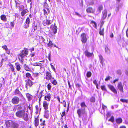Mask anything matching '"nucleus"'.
Listing matches in <instances>:
<instances>
[{
  "label": "nucleus",
  "instance_id": "nucleus-1",
  "mask_svg": "<svg viewBox=\"0 0 128 128\" xmlns=\"http://www.w3.org/2000/svg\"><path fill=\"white\" fill-rule=\"evenodd\" d=\"M16 116L20 118H22L25 121L28 120V115L24 110H19L16 113Z\"/></svg>",
  "mask_w": 128,
  "mask_h": 128
},
{
  "label": "nucleus",
  "instance_id": "nucleus-2",
  "mask_svg": "<svg viewBox=\"0 0 128 128\" xmlns=\"http://www.w3.org/2000/svg\"><path fill=\"white\" fill-rule=\"evenodd\" d=\"M28 53V50L24 48L22 50L20 54H19V59L21 63L24 64V58L25 57H27Z\"/></svg>",
  "mask_w": 128,
  "mask_h": 128
},
{
  "label": "nucleus",
  "instance_id": "nucleus-3",
  "mask_svg": "<svg viewBox=\"0 0 128 128\" xmlns=\"http://www.w3.org/2000/svg\"><path fill=\"white\" fill-rule=\"evenodd\" d=\"M7 127L8 128H18L19 126L17 123L11 120H7L6 122Z\"/></svg>",
  "mask_w": 128,
  "mask_h": 128
},
{
  "label": "nucleus",
  "instance_id": "nucleus-4",
  "mask_svg": "<svg viewBox=\"0 0 128 128\" xmlns=\"http://www.w3.org/2000/svg\"><path fill=\"white\" fill-rule=\"evenodd\" d=\"M12 102L14 104H17L19 103L20 100L18 97L14 96L12 99Z\"/></svg>",
  "mask_w": 128,
  "mask_h": 128
},
{
  "label": "nucleus",
  "instance_id": "nucleus-5",
  "mask_svg": "<svg viewBox=\"0 0 128 128\" xmlns=\"http://www.w3.org/2000/svg\"><path fill=\"white\" fill-rule=\"evenodd\" d=\"M86 111L84 109H79L77 111V113L78 115V116L80 118L82 115L85 114Z\"/></svg>",
  "mask_w": 128,
  "mask_h": 128
},
{
  "label": "nucleus",
  "instance_id": "nucleus-6",
  "mask_svg": "<svg viewBox=\"0 0 128 128\" xmlns=\"http://www.w3.org/2000/svg\"><path fill=\"white\" fill-rule=\"evenodd\" d=\"M81 41L84 43H85L87 41V38L86 34L85 33L82 34L81 36Z\"/></svg>",
  "mask_w": 128,
  "mask_h": 128
},
{
  "label": "nucleus",
  "instance_id": "nucleus-7",
  "mask_svg": "<svg viewBox=\"0 0 128 128\" xmlns=\"http://www.w3.org/2000/svg\"><path fill=\"white\" fill-rule=\"evenodd\" d=\"M108 86L109 89L114 93L117 94V92L116 90L113 86L111 85H108Z\"/></svg>",
  "mask_w": 128,
  "mask_h": 128
},
{
  "label": "nucleus",
  "instance_id": "nucleus-8",
  "mask_svg": "<svg viewBox=\"0 0 128 128\" xmlns=\"http://www.w3.org/2000/svg\"><path fill=\"white\" fill-rule=\"evenodd\" d=\"M33 82L30 79H28V81H26V87L28 89V86L30 87H32L33 84Z\"/></svg>",
  "mask_w": 128,
  "mask_h": 128
},
{
  "label": "nucleus",
  "instance_id": "nucleus-9",
  "mask_svg": "<svg viewBox=\"0 0 128 128\" xmlns=\"http://www.w3.org/2000/svg\"><path fill=\"white\" fill-rule=\"evenodd\" d=\"M14 93L15 95L18 96L20 98H24L23 96L18 89H17L15 90Z\"/></svg>",
  "mask_w": 128,
  "mask_h": 128
},
{
  "label": "nucleus",
  "instance_id": "nucleus-10",
  "mask_svg": "<svg viewBox=\"0 0 128 128\" xmlns=\"http://www.w3.org/2000/svg\"><path fill=\"white\" fill-rule=\"evenodd\" d=\"M118 89L120 90V92L122 93H124L123 87L122 84L121 82H119L118 83Z\"/></svg>",
  "mask_w": 128,
  "mask_h": 128
},
{
  "label": "nucleus",
  "instance_id": "nucleus-11",
  "mask_svg": "<svg viewBox=\"0 0 128 128\" xmlns=\"http://www.w3.org/2000/svg\"><path fill=\"white\" fill-rule=\"evenodd\" d=\"M86 12L88 13H94L95 10L92 7H89L86 10Z\"/></svg>",
  "mask_w": 128,
  "mask_h": 128
},
{
  "label": "nucleus",
  "instance_id": "nucleus-12",
  "mask_svg": "<svg viewBox=\"0 0 128 128\" xmlns=\"http://www.w3.org/2000/svg\"><path fill=\"white\" fill-rule=\"evenodd\" d=\"M51 24V20L46 19L43 22V24L44 26L49 25Z\"/></svg>",
  "mask_w": 128,
  "mask_h": 128
},
{
  "label": "nucleus",
  "instance_id": "nucleus-13",
  "mask_svg": "<svg viewBox=\"0 0 128 128\" xmlns=\"http://www.w3.org/2000/svg\"><path fill=\"white\" fill-rule=\"evenodd\" d=\"M85 55L88 58H90L93 55V53H90L89 52L88 50H86L84 52Z\"/></svg>",
  "mask_w": 128,
  "mask_h": 128
},
{
  "label": "nucleus",
  "instance_id": "nucleus-14",
  "mask_svg": "<svg viewBox=\"0 0 128 128\" xmlns=\"http://www.w3.org/2000/svg\"><path fill=\"white\" fill-rule=\"evenodd\" d=\"M46 79L47 80H50L52 77L51 73L49 72H47L46 73Z\"/></svg>",
  "mask_w": 128,
  "mask_h": 128
},
{
  "label": "nucleus",
  "instance_id": "nucleus-15",
  "mask_svg": "<svg viewBox=\"0 0 128 128\" xmlns=\"http://www.w3.org/2000/svg\"><path fill=\"white\" fill-rule=\"evenodd\" d=\"M0 18L4 22H6L7 21V18L5 15H2L1 16Z\"/></svg>",
  "mask_w": 128,
  "mask_h": 128
},
{
  "label": "nucleus",
  "instance_id": "nucleus-16",
  "mask_svg": "<svg viewBox=\"0 0 128 128\" xmlns=\"http://www.w3.org/2000/svg\"><path fill=\"white\" fill-rule=\"evenodd\" d=\"M102 14H103V18L104 19H105L106 16L107 14V11L105 10L104 11H103L102 12Z\"/></svg>",
  "mask_w": 128,
  "mask_h": 128
},
{
  "label": "nucleus",
  "instance_id": "nucleus-17",
  "mask_svg": "<svg viewBox=\"0 0 128 128\" xmlns=\"http://www.w3.org/2000/svg\"><path fill=\"white\" fill-rule=\"evenodd\" d=\"M39 121L38 119L37 118H35L34 121V124L36 127L37 126L39 125Z\"/></svg>",
  "mask_w": 128,
  "mask_h": 128
},
{
  "label": "nucleus",
  "instance_id": "nucleus-18",
  "mask_svg": "<svg viewBox=\"0 0 128 128\" xmlns=\"http://www.w3.org/2000/svg\"><path fill=\"white\" fill-rule=\"evenodd\" d=\"M99 57L100 59V63L102 64V66H103V63L104 61V59L101 55H100L99 56Z\"/></svg>",
  "mask_w": 128,
  "mask_h": 128
},
{
  "label": "nucleus",
  "instance_id": "nucleus-19",
  "mask_svg": "<svg viewBox=\"0 0 128 128\" xmlns=\"http://www.w3.org/2000/svg\"><path fill=\"white\" fill-rule=\"evenodd\" d=\"M102 25H101L100 26V34L101 35L103 36L104 34V28H102Z\"/></svg>",
  "mask_w": 128,
  "mask_h": 128
},
{
  "label": "nucleus",
  "instance_id": "nucleus-20",
  "mask_svg": "<svg viewBox=\"0 0 128 128\" xmlns=\"http://www.w3.org/2000/svg\"><path fill=\"white\" fill-rule=\"evenodd\" d=\"M26 95L28 101H30L32 99V96L30 94H27Z\"/></svg>",
  "mask_w": 128,
  "mask_h": 128
},
{
  "label": "nucleus",
  "instance_id": "nucleus-21",
  "mask_svg": "<svg viewBox=\"0 0 128 128\" xmlns=\"http://www.w3.org/2000/svg\"><path fill=\"white\" fill-rule=\"evenodd\" d=\"M48 104L46 102H44L43 106L45 110H47L48 108Z\"/></svg>",
  "mask_w": 128,
  "mask_h": 128
},
{
  "label": "nucleus",
  "instance_id": "nucleus-22",
  "mask_svg": "<svg viewBox=\"0 0 128 128\" xmlns=\"http://www.w3.org/2000/svg\"><path fill=\"white\" fill-rule=\"evenodd\" d=\"M103 6L102 5H100L98 7L97 11L98 13H99L101 12V11L103 10Z\"/></svg>",
  "mask_w": 128,
  "mask_h": 128
},
{
  "label": "nucleus",
  "instance_id": "nucleus-23",
  "mask_svg": "<svg viewBox=\"0 0 128 128\" xmlns=\"http://www.w3.org/2000/svg\"><path fill=\"white\" fill-rule=\"evenodd\" d=\"M54 26L52 28V31L54 34H55L57 32V27L55 26V24H54Z\"/></svg>",
  "mask_w": 128,
  "mask_h": 128
},
{
  "label": "nucleus",
  "instance_id": "nucleus-24",
  "mask_svg": "<svg viewBox=\"0 0 128 128\" xmlns=\"http://www.w3.org/2000/svg\"><path fill=\"white\" fill-rule=\"evenodd\" d=\"M44 98L46 100L50 101L51 98L50 94H48L47 96H46Z\"/></svg>",
  "mask_w": 128,
  "mask_h": 128
},
{
  "label": "nucleus",
  "instance_id": "nucleus-25",
  "mask_svg": "<svg viewBox=\"0 0 128 128\" xmlns=\"http://www.w3.org/2000/svg\"><path fill=\"white\" fill-rule=\"evenodd\" d=\"M49 112L47 110L46 111L44 115V116L45 118L48 119V118L49 117Z\"/></svg>",
  "mask_w": 128,
  "mask_h": 128
},
{
  "label": "nucleus",
  "instance_id": "nucleus-26",
  "mask_svg": "<svg viewBox=\"0 0 128 128\" xmlns=\"http://www.w3.org/2000/svg\"><path fill=\"white\" fill-rule=\"evenodd\" d=\"M122 121V120L121 118H118L116 120V122L118 124H120L121 123Z\"/></svg>",
  "mask_w": 128,
  "mask_h": 128
},
{
  "label": "nucleus",
  "instance_id": "nucleus-27",
  "mask_svg": "<svg viewBox=\"0 0 128 128\" xmlns=\"http://www.w3.org/2000/svg\"><path fill=\"white\" fill-rule=\"evenodd\" d=\"M81 106L82 109H84L85 110V108L87 107V106L86 105L84 102H83L81 104Z\"/></svg>",
  "mask_w": 128,
  "mask_h": 128
},
{
  "label": "nucleus",
  "instance_id": "nucleus-28",
  "mask_svg": "<svg viewBox=\"0 0 128 128\" xmlns=\"http://www.w3.org/2000/svg\"><path fill=\"white\" fill-rule=\"evenodd\" d=\"M24 68L25 70L27 71H30L31 70L29 68L28 66L26 64H24Z\"/></svg>",
  "mask_w": 128,
  "mask_h": 128
},
{
  "label": "nucleus",
  "instance_id": "nucleus-29",
  "mask_svg": "<svg viewBox=\"0 0 128 128\" xmlns=\"http://www.w3.org/2000/svg\"><path fill=\"white\" fill-rule=\"evenodd\" d=\"M52 79L54 80L52 81V80H51V82L54 85H56L57 84V82L55 80L54 78H52Z\"/></svg>",
  "mask_w": 128,
  "mask_h": 128
},
{
  "label": "nucleus",
  "instance_id": "nucleus-30",
  "mask_svg": "<svg viewBox=\"0 0 128 128\" xmlns=\"http://www.w3.org/2000/svg\"><path fill=\"white\" fill-rule=\"evenodd\" d=\"M92 75V73L90 72H88L86 74V76L87 78H90V77Z\"/></svg>",
  "mask_w": 128,
  "mask_h": 128
},
{
  "label": "nucleus",
  "instance_id": "nucleus-31",
  "mask_svg": "<svg viewBox=\"0 0 128 128\" xmlns=\"http://www.w3.org/2000/svg\"><path fill=\"white\" fill-rule=\"evenodd\" d=\"M101 88L103 91H107V90L106 88V86L105 85L101 86Z\"/></svg>",
  "mask_w": 128,
  "mask_h": 128
},
{
  "label": "nucleus",
  "instance_id": "nucleus-32",
  "mask_svg": "<svg viewBox=\"0 0 128 128\" xmlns=\"http://www.w3.org/2000/svg\"><path fill=\"white\" fill-rule=\"evenodd\" d=\"M105 50L106 52L108 54H110V51L109 49L108 48H105Z\"/></svg>",
  "mask_w": 128,
  "mask_h": 128
},
{
  "label": "nucleus",
  "instance_id": "nucleus-33",
  "mask_svg": "<svg viewBox=\"0 0 128 128\" xmlns=\"http://www.w3.org/2000/svg\"><path fill=\"white\" fill-rule=\"evenodd\" d=\"M33 27L34 31L36 30L37 29L38 26L37 24H36L35 23H34L33 24Z\"/></svg>",
  "mask_w": 128,
  "mask_h": 128
},
{
  "label": "nucleus",
  "instance_id": "nucleus-34",
  "mask_svg": "<svg viewBox=\"0 0 128 128\" xmlns=\"http://www.w3.org/2000/svg\"><path fill=\"white\" fill-rule=\"evenodd\" d=\"M48 45L49 47L52 48L53 45L52 42L50 40L49 43L48 44Z\"/></svg>",
  "mask_w": 128,
  "mask_h": 128
},
{
  "label": "nucleus",
  "instance_id": "nucleus-35",
  "mask_svg": "<svg viewBox=\"0 0 128 128\" xmlns=\"http://www.w3.org/2000/svg\"><path fill=\"white\" fill-rule=\"evenodd\" d=\"M91 23L93 24V26L95 28H96L97 27V24L94 21H92Z\"/></svg>",
  "mask_w": 128,
  "mask_h": 128
},
{
  "label": "nucleus",
  "instance_id": "nucleus-36",
  "mask_svg": "<svg viewBox=\"0 0 128 128\" xmlns=\"http://www.w3.org/2000/svg\"><path fill=\"white\" fill-rule=\"evenodd\" d=\"M30 22V18H28L26 20V21L25 23H26L27 24H29Z\"/></svg>",
  "mask_w": 128,
  "mask_h": 128
},
{
  "label": "nucleus",
  "instance_id": "nucleus-37",
  "mask_svg": "<svg viewBox=\"0 0 128 128\" xmlns=\"http://www.w3.org/2000/svg\"><path fill=\"white\" fill-rule=\"evenodd\" d=\"M120 101L123 102L128 103V100L121 99L120 100Z\"/></svg>",
  "mask_w": 128,
  "mask_h": 128
},
{
  "label": "nucleus",
  "instance_id": "nucleus-38",
  "mask_svg": "<svg viewBox=\"0 0 128 128\" xmlns=\"http://www.w3.org/2000/svg\"><path fill=\"white\" fill-rule=\"evenodd\" d=\"M114 117L112 116L108 120L109 121L111 122H113L114 121Z\"/></svg>",
  "mask_w": 128,
  "mask_h": 128
},
{
  "label": "nucleus",
  "instance_id": "nucleus-39",
  "mask_svg": "<svg viewBox=\"0 0 128 128\" xmlns=\"http://www.w3.org/2000/svg\"><path fill=\"white\" fill-rule=\"evenodd\" d=\"M26 13V11L25 10H23L21 13V15L23 16Z\"/></svg>",
  "mask_w": 128,
  "mask_h": 128
},
{
  "label": "nucleus",
  "instance_id": "nucleus-40",
  "mask_svg": "<svg viewBox=\"0 0 128 128\" xmlns=\"http://www.w3.org/2000/svg\"><path fill=\"white\" fill-rule=\"evenodd\" d=\"M31 76V75L30 73H28L26 74V77L28 78H30V77Z\"/></svg>",
  "mask_w": 128,
  "mask_h": 128
},
{
  "label": "nucleus",
  "instance_id": "nucleus-41",
  "mask_svg": "<svg viewBox=\"0 0 128 128\" xmlns=\"http://www.w3.org/2000/svg\"><path fill=\"white\" fill-rule=\"evenodd\" d=\"M90 101L92 102H95V99L94 98L92 97L90 99Z\"/></svg>",
  "mask_w": 128,
  "mask_h": 128
},
{
  "label": "nucleus",
  "instance_id": "nucleus-42",
  "mask_svg": "<svg viewBox=\"0 0 128 128\" xmlns=\"http://www.w3.org/2000/svg\"><path fill=\"white\" fill-rule=\"evenodd\" d=\"M51 85L50 84H48L47 86V88L48 90H51Z\"/></svg>",
  "mask_w": 128,
  "mask_h": 128
},
{
  "label": "nucleus",
  "instance_id": "nucleus-43",
  "mask_svg": "<svg viewBox=\"0 0 128 128\" xmlns=\"http://www.w3.org/2000/svg\"><path fill=\"white\" fill-rule=\"evenodd\" d=\"M29 26L28 24H27L26 23H25L24 27L25 28L27 29L29 27Z\"/></svg>",
  "mask_w": 128,
  "mask_h": 128
},
{
  "label": "nucleus",
  "instance_id": "nucleus-44",
  "mask_svg": "<svg viewBox=\"0 0 128 128\" xmlns=\"http://www.w3.org/2000/svg\"><path fill=\"white\" fill-rule=\"evenodd\" d=\"M75 15L79 17H82V16H81V15L80 14H79L78 13H77V12H75Z\"/></svg>",
  "mask_w": 128,
  "mask_h": 128
},
{
  "label": "nucleus",
  "instance_id": "nucleus-45",
  "mask_svg": "<svg viewBox=\"0 0 128 128\" xmlns=\"http://www.w3.org/2000/svg\"><path fill=\"white\" fill-rule=\"evenodd\" d=\"M111 78V77L110 76L107 77L105 79V80L106 81H108L110 80Z\"/></svg>",
  "mask_w": 128,
  "mask_h": 128
},
{
  "label": "nucleus",
  "instance_id": "nucleus-46",
  "mask_svg": "<svg viewBox=\"0 0 128 128\" xmlns=\"http://www.w3.org/2000/svg\"><path fill=\"white\" fill-rule=\"evenodd\" d=\"M39 74L38 73H35L34 74V76L36 78L38 77L39 76Z\"/></svg>",
  "mask_w": 128,
  "mask_h": 128
},
{
  "label": "nucleus",
  "instance_id": "nucleus-47",
  "mask_svg": "<svg viewBox=\"0 0 128 128\" xmlns=\"http://www.w3.org/2000/svg\"><path fill=\"white\" fill-rule=\"evenodd\" d=\"M2 48L4 50H5L8 48L7 46L6 45L2 46Z\"/></svg>",
  "mask_w": 128,
  "mask_h": 128
},
{
  "label": "nucleus",
  "instance_id": "nucleus-48",
  "mask_svg": "<svg viewBox=\"0 0 128 128\" xmlns=\"http://www.w3.org/2000/svg\"><path fill=\"white\" fill-rule=\"evenodd\" d=\"M117 73L119 75H121L122 74V71L120 70H118L117 71Z\"/></svg>",
  "mask_w": 128,
  "mask_h": 128
},
{
  "label": "nucleus",
  "instance_id": "nucleus-49",
  "mask_svg": "<svg viewBox=\"0 0 128 128\" xmlns=\"http://www.w3.org/2000/svg\"><path fill=\"white\" fill-rule=\"evenodd\" d=\"M42 91L40 93V95L39 96V100L40 101L41 100V98L42 97Z\"/></svg>",
  "mask_w": 128,
  "mask_h": 128
},
{
  "label": "nucleus",
  "instance_id": "nucleus-50",
  "mask_svg": "<svg viewBox=\"0 0 128 128\" xmlns=\"http://www.w3.org/2000/svg\"><path fill=\"white\" fill-rule=\"evenodd\" d=\"M46 122L45 120L43 121V122H41L40 124V125L41 126H44L45 125V123Z\"/></svg>",
  "mask_w": 128,
  "mask_h": 128
},
{
  "label": "nucleus",
  "instance_id": "nucleus-51",
  "mask_svg": "<svg viewBox=\"0 0 128 128\" xmlns=\"http://www.w3.org/2000/svg\"><path fill=\"white\" fill-rule=\"evenodd\" d=\"M20 67L19 65H17L16 66V68L18 71H20Z\"/></svg>",
  "mask_w": 128,
  "mask_h": 128
},
{
  "label": "nucleus",
  "instance_id": "nucleus-52",
  "mask_svg": "<svg viewBox=\"0 0 128 128\" xmlns=\"http://www.w3.org/2000/svg\"><path fill=\"white\" fill-rule=\"evenodd\" d=\"M6 53L8 54H10V50L8 49H7L6 50Z\"/></svg>",
  "mask_w": 128,
  "mask_h": 128
},
{
  "label": "nucleus",
  "instance_id": "nucleus-53",
  "mask_svg": "<svg viewBox=\"0 0 128 128\" xmlns=\"http://www.w3.org/2000/svg\"><path fill=\"white\" fill-rule=\"evenodd\" d=\"M31 64L34 66H37L38 65L37 63H31Z\"/></svg>",
  "mask_w": 128,
  "mask_h": 128
},
{
  "label": "nucleus",
  "instance_id": "nucleus-54",
  "mask_svg": "<svg viewBox=\"0 0 128 128\" xmlns=\"http://www.w3.org/2000/svg\"><path fill=\"white\" fill-rule=\"evenodd\" d=\"M10 68L12 71L13 72H14V67L12 65H11L10 66Z\"/></svg>",
  "mask_w": 128,
  "mask_h": 128
},
{
  "label": "nucleus",
  "instance_id": "nucleus-55",
  "mask_svg": "<svg viewBox=\"0 0 128 128\" xmlns=\"http://www.w3.org/2000/svg\"><path fill=\"white\" fill-rule=\"evenodd\" d=\"M93 83L94 84L96 85L97 86L98 84L97 83V81L96 80H94L93 82Z\"/></svg>",
  "mask_w": 128,
  "mask_h": 128
},
{
  "label": "nucleus",
  "instance_id": "nucleus-56",
  "mask_svg": "<svg viewBox=\"0 0 128 128\" xmlns=\"http://www.w3.org/2000/svg\"><path fill=\"white\" fill-rule=\"evenodd\" d=\"M50 65H51V66L52 68V70H54L55 71V68H54V66L52 65V64H50Z\"/></svg>",
  "mask_w": 128,
  "mask_h": 128
},
{
  "label": "nucleus",
  "instance_id": "nucleus-57",
  "mask_svg": "<svg viewBox=\"0 0 128 128\" xmlns=\"http://www.w3.org/2000/svg\"><path fill=\"white\" fill-rule=\"evenodd\" d=\"M43 10L44 12V14L46 16L48 14V13L46 10L44 9Z\"/></svg>",
  "mask_w": 128,
  "mask_h": 128
},
{
  "label": "nucleus",
  "instance_id": "nucleus-58",
  "mask_svg": "<svg viewBox=\"0 0 128 128\" xmlns=\"http://www.w3.org/2000/svg\"><path fill=\"white\" fill-rule=\"evenodd\" d=\"M110 112H108L107 113V116L108 117H109L110 116Z\"/></svg>",
  "mask_w": 128,
  "mask_h": 128
},
{
  "label": "nucleus",
  "instance_id": "nucleus-59",
  "mask_svg": "<svg viewBox=\"0 0 128 128\" xmlns=\"http://www.w3.org/2000/svg\"><path fill=\"white\" fill-rule=\"evenodd\" d=\"M10 25L12 27L14 26V22H11L10 23Z\"/></svg>",
  "mask_w": 128,
  "mask_h": 128
},
{
  "label": "nucleus",
  "instance_id": "nucleus-60",
  "mask_svg": "<svg viewBox=\"0 0 128 128\" xmlns=\"http://www.w3.org/2000/svg\"><path fill=\"white\" fill-rule=\"evenodd\" d=\"M107 108V107L104 105L103 104L102 105V109L104 110Z\"/></svg>",
  "mask_w": 128,
  "mask_h": 128
},
{
  "label": "nucleus",
  "instance_id": "nucleus-61",
  "mask_svg": "<svg viewBox=\"0 0 128 128\" xmlns=\"http://www.w3.org/2000/svg\"><path fill=\"white\" fill-rule=\"evenodd\" d=\"M119 80V79H116V80H114L113 82V83L114 84H115V83L117 82Z\"/></svg>",
  "mask_w": 128,
  "mask_h": 128
},
{
  "label": "nucleus",
  "instance_id": "nucleus-62",
  "mask_svg": "<svg viewBox=\"0 0 128 128\" xmlns=\"http://www.w3.org/2000/svg\"><path fill=\"white\" fill-rule=\"evenodd\" d=\"M37 66H39L40 67H41L42 66V64L40 63H37Z\"/></svg>",
  "mask_w": 128,
  "mask_h": 128
},
{
  "label": "nucleus",
  "instance_id": "nucleus-63",
  "mask_svg": "<svg viewBox=\"0 0 128 128\" xmlns=\"http://www.w3.org/2000/svg\"><path fill=\"white\" fill-rule=\"evenodd\" d=\"M65 114V112H63L62 113V117L63 116H64Z\"/></svg>",
  "mask_w": 128,
  "mask_h": 128
},
{
  "label": "nucleus",
  "instance_id": "nucleus-64",
  "mask_svg": "<svg viewBox=\"0 0 128 128\" xmlns=\"http://www.w3.org/2000/svg\"><path fill=\"white\" fill-rule=\"evenodd\" d=\"M125 73L126 75L128 76V70L126 71Z\"/></svg>",
  "mask_w": 128,
  "mask_h": 128
}]
</instances>
